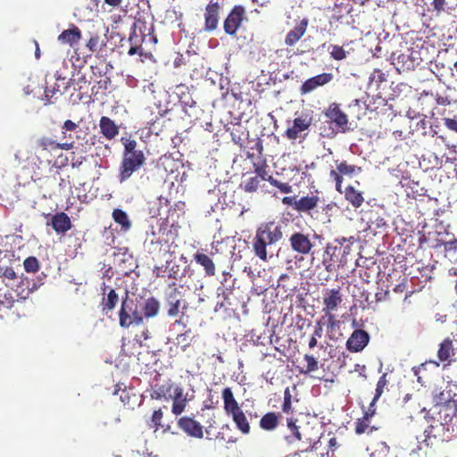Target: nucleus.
I'll use <instances>...</instances> for the list:
<instances>
[{
  "label": "nucleus",
  "instance_id": "f257e3e1",
  "mask_svg": "<svg viewBox=\"0 0 457 457\" xmlns=\"http://www.w3.org/2000/svg\"><path fill=\"white\" fill-rule=\"evenodd\" d=\"M283 238V227L279 222L267 221L262 223L255 231L252 240L254 255L262 262L268 261V249Z\"/></svg>",
  "mask_w": 457,
  "mask_h": 457
},
{
  "label": "nucleus",
  "instance_id": "f03ea898",
  "mask_svg": "<svg viewBox=\"0 0 457 457\" xmlns=\"http://www.w3.org/2000/svg\"><path fill=\"white\" fill-rule=\"evenodd\" d=\"M118 316L119 324L122 328H129L132 325H140L144 321L138 301L129 297L127 293L121 300Z\"/></svg>",
  "mask_w": 457,
  "mask_h": 457
},
{
  "label": "nucleus",
  "instance_id": "7ed1b4c3",
  "mask_svg": "<svg viewBox=\"0 0 457 457\" xmlns=\"http://www.w3.org/2000/svg\"><path fill=\"white\" fill-rule=\"evenodd\" d=\"M0 273L6 282V292L4 293L5 301H0V319L9 317L12 313L14 299L11 290L20 283L21 278L12 267L0 266Z\"/></svg>",
  "mask_w": 457,
  "mask_h": 457
},
{
  "label": "nucleus",
  "instance_id": "20e7f679",
  "mask_svg": "<svg viewBox=\"0 0 457 457\" xmlns=\"http://www.w3.org/2000/svg\"><path fill=\"white\" fill-rule=\"evenodd\" d=\"M322 237L317 233L312 235L304 234L301 231L294 232L288 241L294 253L306 256L314 253L315 243L313 239H321Z\"/></svg>",
  "mask_w": 457,
  "mask_h": 457
},
{
  "label": "nucleus",
  "instance_id": "39448f33",
  "mask_svg": "<svg viewBox=\"0 0 457 457\" xmlns=\"http://www.w3.org/2000/svg\"><path fill=\"white\" fill-rule=\"evenodd\" d=\"M245 20H246L245 8L240 4L234 5L223 21L224 32L235 37Z\"/></svg>",
  "mask_w": 457,
  "mask_h": 457
},
{
  "label": "nucleus",
  "instance_id": "423d86ee",
  "mask_svg": "<svg viewBox=\"0 0 457 457\" xmlns=\"http://www.w3.org/2000/svg\"><path fill=\"white\" fill-rule=\"evenodd\" d=\"M145 155L132 153V155H123L119 168V179L122 183L128 180L132 174L138 170L145 162Z\"/></svg>",
  "mask_w": 457,
  "mask_h": 457
},
{
  "label": "nucleus",
  "instance_id": "0eeeda50",
  "mask_svg": "<svg viewBox=\"0 0 457 457\" xmlns=\"http://www.w3.org/2000/svg\"><path fill=\"white\" fill-rule=\"evenodd\" d=\"M324 114L329 120V121L334 124L337 132L345 133L349 130L348 117L341 110L338 104H330L326 109Z\"/></svg>",
  "mask_w": 457,
  "mask_h": 457
},
{
  "label": "nucleus",
  "instance_id": "6e6552de",
  "mask_svg": "<svg viewBox=\"0 0 457 457\" xmlns=\"http://www.w3.org/2000/svg\"><path fill=\"white\" fill-rule=\"evenodd\" d=\"M221 11V4L217 1H210L204 12V29L206 32H212L217 29L220 21V13Z\"/></svg>",
  "mask_w": 457,
  "mask_h": 457
},
{
  "label": "nucleus",
  "instance_id": "1a4fd4ad",
  "mask_svg": "<svg viewBox=\"0 0 457 457\" xmlns=\"http://www.w3.org/2000/svg\"><path fill=\"white\" fill-rule=\"evenodd\" d=\"M445 432V423L443 420L434 421L424 431V443L427 446L432 447L440 442H444Z\"/></svg>",
  "mask_w": 457,
  "mask_h": 457
},
{
  "label": "nucleus",
  "instance_id": "9d476101",
  "mask_svg": "<svg viewBox=\"0 0 457 457\" xmlns=\"http://www.w3.org/2000/svg\"><path fill=\"white\" fill-rule=\"evenodd\" d=\"M170 292L166 295V310L170 317H175L179 313L180 305L183 300L182 292L176 287L175 283L170 284Z\"/></svg>",
  "mask_w": 457,
  "mask_h": 457
},
{
  "label": "nucleus",
  "instance_id": "9b49d317",
  "mask_svg": "<svg viewBox=\"0 0 457 457\" xmlns=\"http://www.w3.org/2000/svg\"><path fill=\"white\" fill-rule=\"evenodd\" d=\"M178 427L190 437L202 439L204 437V428L194 418L183 416L178 420Z\"/></svg>",
  "mask_w": 457,
  "mask_h": 457
},
{
  "label": "nucleus",
  "instance_id": "f8f14e48",
  "mask_svg": "<svg viewBox=\"0 0 457 457\" xmlns=\"http://www.w3.org/2000/svg\"><path fill=\"white\" fill-rule=\"evenodd\" d=\"M343 303V294L341 288L327 289L322 297V312H336Z\"/></svg>",
  "mask_w": 457,
  "mask_h": 457
},
{
  "label": "nucleus",
  "instance_id": "ddd939ff",
  "mask_svg": "<svg viewBox=\"0 0 457 457\" xmlns=\"http://www.w3.org/2000/svg\"><path fill=\"white\" fill-rule=\"evenodd\" d=\"M342 253L343 251H341V247L334 245L333 244H328L326 245L322 259V265L328 272L336 270L338 263L342 262V260L339 257Z\"/></svg>",
  "mask_w": 457,
  "mask_h": 457
},
{
  "label": "nucleus",
  "instance_id": "4468645a",
  "mask_svg": "<svg viewBox=\"0 0 457 457\" xmlns=\"http://www.w3.org/2000/svg\"><path fill=\"white\" fill-rule=\"evenodd\" d=\"M255 149L260 155V160L256 162L253 163V167L254 170V172L256 174L255 177H258L262 180H267L270 183V178H273L272 176L269 175L268 171V164L265 158L262 157L263 154V145L260 138H258L255 142L254 146L253 147Z\"/></svg>",
  "mask_w": 457,
  "mask_h": 457
},
{
  "label": "nucleus",
  "instance_id": "2eb2a0df",
  "mask_svg": "<svg viewBox=\"0 0 457 457\" xmlns=\"http://www.w3.org/2000/svg\"><path fill=\"white\" fill-rule=\"evenodd\" d=\"M37 145L41 152L53 153L59 149L62 150H71L74 147V142H63L59 143L50 137L43 136L37 141Z\"/></svg>",
  "mask_w": 457,
  "mask_h": 457
},
{
  "label": "nucleus",
  "instance_id": "dca6fc26",
  "mask_svg": "<svg viewBox=\"0 0 457 457\" xmlns=\"http://www.w3.org/2000/svg\"><path fill=\"white\" fill-rule=\"evenodd\" d=\"M333 79L332 73H321L312 77L306 79L300 87V92L302 95H306L313 90H315L319 87H322L328 83H329Z\"/></svg>",
  "mask_w": 457,
  "mask_h": 457
},
{
  "label": "nucleus",
  "instance_id": "f3484780",
  "mask_svg": "<svg viewBox=\"0 0 457 457\" xmlns=\"http://www.w3.org/2000/svg\"><path fill=\"white\" fill-rule=\"evenodd\" d=\"M370 336L362 329H355L346 342L347 349L352 353L361 351L369 343Z\"/></svg>",
  "mask_w": 457,
  "mask_h": 457
},
{
  "label": "nucleus",
  "instance_id": "a211bd4d",
  "mask_svg": "<svg viewBox=\"0 0 457 457\" xmlns=\"http://www.w3.org/2000/svg\"><path fill=\"white\" fill-rule=\"evenodd\" d=\"M170 399L172 400L171 412L175 416H179L185 411L188 400L184 395L183 387L176 386L173 394L170 395Z\"/></svg>",
  "mask_w": 457,
  "mask_h": 457
},
{
  "label": "nucleus",
  "instance_id": "6ab92c4d",
  "mask_svg": "<svg viewBox=\"0 0 457 457\" xmlns=\"http://www.w3.org/2000/svg\"><path fill=\"white\" fill-rule=\"evenodd\" d=\"M309 24V20L307 18L303 19L297 23L294 29L289 30L285 37V44L287 46H295L305 34Z\"/></svg>",
  "mask_w": 457,
  "mask_h": 457
},
{
  "label": "nucleus",
  "instance_id": "aec40b11",
  "mask_svg": "<svg viewBox=\"0 0 457 457\" xmlns=\"http://www.w3.org/2000/svg\"><path fill=\"white\" fill-rule=\"evenodd\" d=\"M312 124V119L305 117H297L293 121V126L286 130V136L288 139L295 140L299 137L301 132L309 129Z\"/></svg>",
  "mask_w": 457,
  "mask_h": 457
},
{
  "label": "nucleus",
  "instance_id": "412c9836",
  "mask_svg": "<svg viewBox=\"0 0 457 457\" xmlns=\"http://www.w3.org/2000/svg\"><path fill=\"white\" fill-rule=\"evenodd\" d=\"M140 306V312L144 316V319H149L155 317L161 308L160 302L154 296L148 297L145 300L138 301Z\"/></svg>",
  "mask_w": 457,
  "mask_h": 457
},
{
  "label": "nucleus",
  "instance_id": "4be33fe9",
  "mask_svg": "<svg viewBox=\"0 0 457 457\" xmlns=\"http://www.w3.org/2000/svg\"><path fill=\"white\" fill-rule=\"evenodd\" d=\"M51 226L57 234H65L71 228L72 224L68 214L61 212L53 215Z\"/></svg>",
  "mask_w": 457,
  "mask_h": 457
},
{
  "label": "nucleus",
  "instance_id": "5701e85b",
  "mask_svg": "<svg viewBox=\"0 0 457 457\" xmlns=\"http://www.w3.org/2000/svg\"><path fill=\"white\" fill-rule=\"evenodd\" d=\"M82 34L80 29L77 26L71 25L70 29L63 30L58 36L57 39L61 44L69 45L71 47H72L79 43Z\"/></svg>",
  "mask_w": 457,
  "mask_h": 457
},
{
  "label": "nucleus",
  "instance_id": "b1692460",
  "mask_svg": "<svg viewBox=\"0 0 457 457\" xmlns=\"http://www.w3.org/2000/svg\"><path fill=\"white\" fill-rule=\"evenodd\" d=\"M175 386L174 384L171 382V380H168L167 382L163 384H155L152 386V390L150 392V397L153 400H161L170 399V395L171 394V391L174 390Z\"/></svg>",
  "mask_w": 457,
  "mask_h": 457
},
{
  "label": "nucleus",
  "instance_id": "393cba45",
  "mask_svg": "<svg viewBox=\"0 0 457 457\" xmlns=\"http://www.w3.org/2000/svg\"><path fill=\"white\" fill-rule=\"evenodd\" d=\"M99 128L102 135L108 140L113 139L119 134V127L107 116L101 117Z\"/></svg>",
  "mask_w": 457,
  "mask_h": 457
},
{
  "label": "nucleus",
  "instance_id": "a878e982",
  "mask_svg": "<svg viewBox=\"0 0 457 457\" xmlns=\"http://www.w3.org/2000/svg\"><path fill=\"white\" fill-rule=\"evenodd\" d=\"M194 260L199 265H201L208 277H212L216 273L215 264L212 259L203 252L197 251L194 254Z\"/></svg>",
  "mask_w": 457,
  "mask_h": 457
},
{
  "label": "nucleus",
  "instance_id": "bb28decb",
  "mask_svg": "<svg viewBox=\"0 0 457 457\" xmlns=\"http://www.w3.org/2000/svg\"><path fill=\"white\" fill-rule=\"evenodd\" d=\"M319 202L320 198L317 195L303 196L295 204V210L299 212L310 214L311 211L317 207Z\"/></svg>",
  "mask_w": 457,
  "mask_h": 457
},
{
  "label": "nucleus",
  "instance_id": "cd10ccee",
  "mask_svg": "<svg viewBox=\"0 0 457 457\" xmlns=\"http://www.w3.org/2000/svg\"><path fill=\"white\" fill-rule=\"evenodd\" d=\"M280 413L270 411L265 413L260 420V428L265 431L275 430L279 424Z\"/></svg>",
  "mask_w": 457,
  "mask_h": 457
},
{
  "label": "nucleus",
  "instance_id": "c85d7f7f",
  "mask_svg": "<svg viewBox=\"0 0 457 457\" xmlns=\"http://www.w3.org/2000/svg\"><path fill=\"white\" fill-rule=\"evenodd\" d=\"M236 424L237 428L244 435H248L251 431L250 423L241 408L229 414Z\"/></svg>",
  "mask_w": 457,
  "mask_h": 457
},
{
  "label": "nucleus",
  "instance_id": "c756f323",
  "mask_svg": "<svg viewBox=\"0 0 457 457\" xmlns=\"http://www.w3.org/2000/svg\"><path fill=\"white\" fill-rule=\"evenodd\" d=\"M222 399L224 403V411L228 415L241 408L237 401L235 399L234 394L230 387H226L222 390Z\"/></svg>",
  "mask_w": 457,
  "mask_h": 457
},
{
  "label": "nucleus",
  "instance_id": "7c9ffc66",
  "mask_svg": "<svg viewBox=\"0 0 457 457\" xmlns=\"http://www.w3.org/2000/svg\"><path fill=\"white\" fill-rule=\"evenodd\" d=\"M375 412L370 406L369 411H366L362 419H359L355 425V433L358 435L368 433L370 434L375 429L374 427L370 426V417Z\"/></svg>",
  "mask_w": 457,
  "mask_h": 457
},
{
  "label": "nucleus",
  "instance_id": "2f4dec72",
  "mask_svg": "<svg viewBox=\"0 0 457 457\" xmlns=\"http://www.w3.org/2000/svg\"><path fill=\"white\" fill-rule=\"evenodd\" d=\"M345 197L354 208H359L364 202L362 192L355 189L353 186L345 187Z\"/></svg>",
  "mask_w": 457,
  "mask_h": 457
},
{
  "label": "nucleus",
  "instance_id": "473e14b6",
  "mask_svg": "<svg viewBox=\"0 0 457 457\" xmlns=\"http://www.w3.org/2000/svg\"><path fill=\"white\" fill-rule=\"evenodd\" d=\"M119 302V295L115 292L114 289H111L106 296L102 298L101 305H102V312L104 314H108L112 312L115 306Z\"/></svg>",
  "mask_w": 457,
  "mask_h": 457
},
{
  "label": "nucleus",
  "instance_id": "72a5a7b5",
  "mask_svg": "<svg viewBox=\"0 0 457 457\" xmlns=\"http://www.w3.org/2000/svg\"><path fill=\"white\" fill-rule=\"evenodd\" d=\"M454 355V348L453 341L447 337L441 344L437 352L438 359L441 361H450V358Z\"/></svg>",
  "mask_w": 457,
  "mask_h": 457
},
{
  "label": "nucleus",
  "instance_id": "f704fd0d",
  "mask_svg": "<svg viewBox=\"0 0 457 457\" xmlns=\"http://www.w3.org/2000/svg\"><path fill=\"white\" fill-rule=\"evenodd\" d=\"M392 63L395 66L396 70L401 71H408L414 68V62L411 60L407 54H399L396 58L393 59Z\"/></svg>",
  "mask_w": 457,
  "mask_h": 457
},
{
  "label": "nucleus",
  "instance_id": "c9c22d12",
  "mask_svg": "<svg viewBox=\"0 0 457 457\" xmlns=\"http://www.w3.org/2000/svg\"><path fill=\"white\" fill-rule=\"evenodd\" d=\"M162 243L163 240L158 237L154 232H152L151 237L145 240V245L150 254H158L162 252ZM164 243L167 242L164 241Z\"/></svg>",
  "mask_w": 457,
  "mask_h": 457
},
{
  "label": "nucleus",
  "instance_id": "e433bc0d",
  "mask_svg": "<svg viewBox=\"0 0 457 457\" xmlns=\"http://www.w3.org/2000/svg\"><path fill=\"white\" fill-rule=\"evenodd\" d=\"M112 216L113 220L120 226L121 230L128 231L130 229L131 222L128 214L123 210L114 209Z\"/></svg>",
  "mask_w": 457,
  "mask_h": 457
},
{
  "label": "nucleus",
  "instance_id": "4c0bfd02",
  "mask_svg": "<svg viewBox=\"0 0 457 457\" xmlns=\"http://www.w3.org/2000/svg\"><path fill=\"white\" fill-rule=\"evenodd\" d=\"M163 419V411L162 408L154 411L150 420L147 422V425L150 428H153L154 432L159 430L162 425V420Z\"/></svg>",
  "mask_w": 457,
  "mask_h": 457
},
{
  "label": "nucleus",
  "instance_id": "58836bf2",
  "mask_svg": "<svg viewBox=\"0 0 457 457\" xmlns=\"http://www.w3.org/2000/svg\"><path fill=\"white\" fill-rule=\"evenodd\" d=\"M144 38L145 35L143 34L142 30L139 29V31H137V29L134 24V26L131 28V31L129 37V45L142 47Z\"/></svg>",
  "mask_w": 457,
  "mask_h": 457
},
{
  "label": "nucleus",
  "instance_id": "ea45409f",
  "mask_svg": "<svg viewBox=\"0 0 457 457\" xmlns=\"http://www.w3.org/2000/svg\"><path fill=\"white\" fill-rule=\"evenodd\" d=\"M337 168L339 173H341L342 175L351 176L356 173H360L361 171V167L348 164L345 161L339 162L337 165Z\"/></svg>",
  "mask_w": 457,
  "mask_h": 457
},
{
  "label": "nucleus",
  "instance_id": "a19ab883",
  "mask_svg": "<svg viewBox=\"0 0 457 457\" xmlns=\"http://www.w3.org/2000/svg\"><path fill=\"white\" fill-rule=\"evenodd\" d=\"M387 374L384 373L378 379L376 386V394L370 403V407H373L375 403L378 400V398L382 395L385 387L386 386L388 380L386 378Z\"/></svg>",
  "mask_w": 457,
  "mask_h": 457
},
{
  "label": "nucleus",
  "instance_id": "79ce46f5",
  "mask_svg": "<svg viewBox=\"0 0 457 457\" xmlns=\"http://www.w3.org/2000/svg\"><path fill=\"white\" fill-rule=\"evenodd\" d=\"M303 359L306 361V366H305L304 370H300L301 373L307 374V373H311V372H314V371L318 370L319 363H318L317 359L314 356L310 355V354H305L303 356Z\"/></svg>",
  "mask_w": 457,
  "mask_h": 457
},
{
  "label": "nucleus",
  "instance_id": "37998d69",
  "mask_svg": "<svg viewBox=\"0 0 457 457\" xmlns=\"http://www.w3.org/2000/svg\"><path fill=\"white\" fill-rule=\"evenodd\" d=\"M281 410L286 414H293L295 411L292 405V395L289 387H287L284 391V401Z\"/></svg>",
  "mask_w": 457,
  "mask_h": 457
},
{
  "label": "nucleus",
  "instance_id": "c03bdc74",
  "mask_svg": "<svg viewBox=\"0 0 457 457\" xmlns=\"http://www.w3.org/2000/svg\"><path fill=\"white\" fill-rule=\"evenodd\" d=\"M137 143L134 139H126L124 142L123 155H132V153L138 155H145L143 151L137 149Z\"/></svg>",
  "mask_w": 457,
  "mask_h": 457
},
{
  "label": "nucleus",
  "instance_id": "a18cd8bd",
  "mask_svg": "<svg viewBox=\"0 0 457 457\" xmlns=\"http://www.w3.org/2000/svg\"><path fill=\"white\" fill-rule=\"evenodd\" d=\"M105 44L101 39V37L97 34H94L90 37L89 40L87 43V47L90 52L94 53L101 49L103 46Z\"/></svg>",
  "mask_w": 457,
  "mask_h": 457
},
{
  "label": "nucleus",
  "instance_id": "49530a36",
  "mask_svg": "<svg viewBox=\"0 0 457 457\" xmlns=\"http://www.w3.org/2000/svg\"><path fill=\"white\" fill-rule=\"evenodd\" d=\"M457 411V400H445V403L439 410L440 415L449 416V413H456Z\"/></svg>",
  "mask_w": 457,
  "mask_h": 457
},
{
  "label": "nucleus",
  "instance_id": "de8ad7c7",
  "mask_svg": "<svg viewBox=\"0 0 457 457\" xmlns=\"http://www.w3.org/2000/svg\"><path fill=\"white\" fill-rule=\"evenodd\" d=\"M261 179L258 177L249 178L244 184V190L247 193L256 192L260 187Z\"/></svg>",
  "mask_w": 457,
  "mask_h": 457
},
{
  "label": "nucleus",
  "instance_id": "09e8293b",
  "mask_svg": "<svg viewBox=\"0 0 457 457\" xmlns=\"http://www.w3.org/2000/svg\"><path fill=\"white\" fill-rule=\"evenodd\" d=\"M24 269L27 272L35 273L39 269L38 260L34 256H29L24 260Z\"/></svg>",
  "mask_w": 457,
  "mask_h": 457
},
{
  "label": "nucleus",
  "instance_id": "8fccbe9b",
  "mask_svg": "<svg viewBox=\"0 0 457 457\" xmlns=\"http://www.w3.org/2000/svg\"><path fill=\"white\" fill-rule=\"evenodd\" d=\"M386 80L385 73L382 71L376 69L370 77V87H372L374 84H376V86L378 87L379 84L386 82Z\"/></svg>",
  "mask_w": 457,
  "mask_h": 457
},
{
  "label": "nucleus",
  "instance_id": "3c124183",
  "mask_svg": "<svg viewBox=\"0 0 457 457\" xmlns=\"http://www.w3.org/2000/svg\"><path fill=\"white\" fill-rule=\"evenodd\" d=\"M331 51L329 52L331 58L336 61H342L346 58V52L345 49L337 45L330 46Z\"/></svg>",
  "mask_w": 457,
  "mask_h": 457
},
{
  "label": "nucleus",
  "instance_id": "603ef678",
  "mask_svg": "<svg viewBox=\"0 0 457 457\" xmlns=\"http://www.w3.org/2000/svg\"><path fill=\"white\" fill-rule=\"evenodd\" d=\"M270 184L279 189L281 193L290 194L293 192V187L291 185L288 183L281 182L274 178H270Z\"/></svg>",
  "mask_w": 457,
  "mask_h": 457
},
{
  "label": "nucleus",
  "instance_id": "864d4df0",
  "mask_svg": "<svg viewBox=\"0 0 457 457\" xmlns=\"http://www.w3.org/2000/svg\"><path fill=\"white\" fill-rule=\"evenodd\" d=\"M296 421H297L296 419H295L294 417L287 418V428L292 432V435L294 436V437L296 440L301 441L302 440V435H301V433L299 431V427L296 425Z\"/></svg>",
  "mask_w": 457,
  "mask_h": 457
},
{
  "label": "nucleus",
  "instance_id": "5fc2aeb1",
  "mask_svg": "<svg viewBox=\"0 0 457 457\" xmlns=\"http://www.w3.org/2000/svg\"><path fill=\"white\" fill-rule=\"evenodd\" d=\"M346 242H349L350 245H353V243L354 242L353 237H351L349 238H346V237H339V238L335 239V243H336L335 245H337L338 247H341V251H343L342 255L348 254L350 250H351L350 249V245L344 246V245Z\"/></svg>",
  "mask_w": 457,
  "mask_h": 457
},
{
  "label": "nucleus",
  "instance_id": "6e6d98bb",
  "mask_svg": "<svg viewBox=\"0 0 457 457\" xmlns=\"http://www.w3.org/2000/svg\"><path fill=\"white\" fill-rule=\"evenodd\" d=\"M324 313V316L322 319L327 320V327L328 329L333 330L336 326L337 325V317L335 315V312H322Z\"/></svg>",
  "mask_w": 457,
  "mask_h": 457
},
{
  "label": "nucleus",
  "instance_id": "4d7b16f0",
  "mask_svg": "<svg viewBox=\"0 0 457 457\" xmlns=\"http://www.w3.org/2000/svg\"><path fill=\"white\" fill-rule=\"evenodd\" d=\"M330 179H332L336 182V188L337 191L341 192V186L343 182L342 174L339 171L331 170L329 172Z\"/></svg>",
  "mask_w": 457,
  "mask_h": 457
},
{
  "label": "nucleus",
  "instance_id": "13d9d810",
  "mask_svg": "<svg viewBox=\"0 0 457 457\" xmlns=\"http://www.w3.org/2000/svg\"><path fill=\"white\" fill-rule=\"evenodd\" d=\"M167 269H168V277L170 278L178 279L179 278V266L177 264H172L170 266V262H167Z\"/></svg>",
  "mask_w": 457,
  "mask_h": 457
},
{
  "label": "nucleus",
  "instance_id": "bf43d9fd",
  "mask_svg": "<svg viewBox=\"0 0 457 457\" xmlns=\"http://www.w3.org/2000/svg\"><path fill=\"white\" fill-rule=\"evenodd\" d=\"M445 253H455L457 252V239L443 243Z\"/></svg>",
  "mask_w": 457,
  "mask_h": 457
},
{
  "label": "nucleus",
  "instance_id": "052dcab7",
  "mask_svg": "<svg viewBox=\"0 0 457 457\" xmlns=\"http://www.w3.org/2000/svg\"><path fill=\"white\" fill-rule=\"evenodd\" d=\"M440 418L445 424H451L457 428V411L453 415V413H449V416L440 415Z\"/></svg>",
  "mask_w": 457,
  "mask_h": 457
},
{
  "label": "nucleus",
  "instance_id": "680f3d73",
  "mask_svg": "<svg viewBox=\"0 0 457 457\" xmlns=\"http://www.w3.org/2000/svg\"><path fill=\"white\" fill-rule=\"evenodd\" d=\"M78 128V124L71 120H67L64 121L62 129V134L63 138L66 137V131H74Z\"/></svg>",
  "mask_w": 457,
  "mask_h": 457
},
{
  "label": "nucleus",
  "instance_id": "e2e57ef3",
  "mask_svg": "<svg viewBox=\"0 0 457 457\" xmlns=\"http://www.w3.org/2000/svg\"><path fill=\"white\" fill-rule=\"evenodd\" d=\"M57 92H60L59 86H46L45 96L47 99L48 103H50V98L54 97Z\"/></svg>",
  "mask_w": 457,
  "mask_h": 457
},
{
  "label": "nucleus",
  "instance_id": "0e129e2a",
  "mask_svg": "<svg viewBox=\"0 0 457 457\" xmlns=\"http://www.w3.org/2000/svg\"><path fill=\"white\" fill-rule=\"evenodd\" d=\"M432 5L435 11L439 14L445 11L446 5V0H433Z\"/></svg>",
  "mask_w": 457,
  "mask_h": 457
},
{
  "label": "nucleus",
  "instance_id": "69168bd1",
  "mask_svg": "<svg viewBox=\"0 0 457 457\" xmlns=\"http://www.w3.org/2000/svg\"><path fill=\"white\" fill-rule=\"evenodd\" d=\"M445 125L447 129L457 132V119L445 118Z\"/></svg>",
  "mask_w": 457,
  "mask_h": 457
},
{
  "label": "nucleus",
  "instance_id": "338daca9",
  "mask_svg": "<svg viewBox=\"0 0 457 457\" xmlns=\"http://www.w3.org/2000/svg\"><path fill=\"white\" fill-rule=\"evenodd\" d=\"M323 335V328L321 320H318L315 324L314 331L312 337L320 338Z\"/></svg>",
  "mask_w": 457,
  "mask_h": 457
},
{
  "label": "nucleus",
  "instance_id": "774afa93",
  "mask_svg": "<svg viewBox=\"0 0 457 457\" xmlns=\"http://www.w3.org/2000/svg\"><path fill=\"white\" fill-rule=\"evenodd\" d=\"M111 79L107 76H104V79L97 81V85L99 88L106 90L111 86Z\"/></svg>",
  "mask_w": 457,
  "mask_h": 457
}]
</instances>
